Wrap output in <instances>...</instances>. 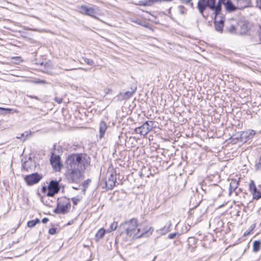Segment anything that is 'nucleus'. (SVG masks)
Here are the masks:
<instances>
[{"instance_id":"obj_18","label":"nucleus","mask_w":261,"mask_h":261,"mask_svg":"<svg viewBox=\"0 0 261 261\" xmlns=\"http://www.w3.org/2000/svg\"><path fill=\"white\" fill-rule=\"evenodd\" d=\"M107 231L103 228L100 229L98 232L96 233L95 235V239L97 241H98L99 240L102 239L104 236L105 232Z\"/></svg>"},{"instance_id":"obj_39","label":"nucleus","mask_w":261,"mask_h":261,"mask_svg":"<svg viewBox=\"0 0 261 261\" xmlns=\"http://www.w3.org/2000/svg\"><path fill=\"white\" fill-rule=\"evenodd\" d=\"M112 90L111 89H108V92H107V93H111L112 92Z\"/></svg>"},{"instance_id":"obj_32","label":"nucleus","mask_w":261,"mask_h":261,"mask_svg":"<svg viewBox=\"0 0 261 261\" xmlns=\"http://www.w3.org/2000/svg\"><path fill=\"white\" fill-rule=\"evenodd\" d=\"M28 96H29V97L31 98H34V99H36L38 100H39L40 99L38 97L36 96H31V95H28Z\"/></svg>"},{"instance_id":"obj_1","label":"nucleus","mask_w":261,"mask_h":261,"mask_svg":"<svg viewBox=\"0 0 261 261\" xmlns=\"http://www.w3.org/2000/svg\"><path fill=\"white\" fill-rule=\"evenodd\" d=\"M66 162L68 179L73 182H80L82 178V171L85 169L86 165L88 164L86 155L84 154H70L68 156Z\"/></svg>"},{"instance_id":"obj_26","label":"nucleus","mask_w":261,"mask_h":261,"mask_svg":"<svg viewBox=\"0 0 261 261\" xmlns=\"http://www.w3.org/2000/svg\"><path fill=\"white\" fill-rule=\"evenodd\" d=\"M255 169L256 171L261 170V156L259 158L258 162L255 165Z\"/></svg>"},{"instance_id":"obj_2","label":"nucleus","mask_w":261,"mask_h":261,"mask_svg":"<svg viewBox=\"0 0 261 261\" xmlns=\"http://www.w3.org/2000/svg\"><path fill=\"white\" fill-rule=\"evenodd\" d=\"M119 229L121 230V235L125 234L129 239L148 236L151 235L153 231V228L152 227H150L148 229H141L139 227L138 220L135 218L122 223Z\"/></svg>"},{"instance_id":"obj_25","label":"nucleus","mask_w":261,"mask_h":261,"mask_svg":"<svg viewBox=\"0 0 261 261\" xmlns=\"http://www.w3.org/2000/svg\"><path fill=\"white\" fill-rule=\"evenodd\" d=\"M5 111L7 112L12 111L13 113H16L18 112V111L16 109L13 110V109H9V108H0V111ZM0 114H1V112H0Z\"/></svg>"},{"instance_id":"obj_11","label":"nucleus","mask_w":261,"mask_h":261,"mask_svg":"<svg viewBox=\"0 0 261 261\" xmlns=\"http://www.w3.org/2000/svg\"><path fill=\"white\" fill-rule=\"evenodd\" d=\"M249 189L254 199H258L261 198V192L257 190L254 182L251 180L249 184Z\"/></svg>"},{"instance_id":"obj_24","label":"nucleus","mask_w":261,"mask_h":261,"mask_svg":"<svg viewBox=\"0 0 261 261\" xmlns=\"http://www.w3.org/2000/svg\"><path fill=\"white\" fill-rule=\"evenodd\" d=\"M260 242L258 241H255L253 242V250L257 252L260 249Z\"/></svg>"},{"instance_id":"obj_37","label":"nucleus","mask_w":261,"mask_h":261,"mask_svg":"<svg viewBox=\"0 0 261 261\" xmlns=\"http://www.w3.org/2000/svg\"><path fill=\"white\" fill-rule=\"evenodd\" d=\"M13 59H16V60H17L18 61H19V60H20V57H14V58H13Z\"/></svg>"},{"instance_id":"obj_3","label":"nucleus","mask_w":261,"mask_h":261,"mask_svg":"<svg viewBox=\"0 0 261 261\" xmlns=\"http://www.w3.org/2000/svg\"><path fill=\"white\" fill-rule=\"evenodd\" d=\"M216 0H199L197 4L198 9L201 14H203L206 7L210 8V9L214 11L215 16H218L221 10V5L223 0H219L217 4L216 5Z\"/></svg>"},{"instance_id":"obj_34","label":"nucleus","mask_w":261,"mask_h":261,"mask_svg":"<svg viewBox=\"0 0 261 261\" xmlns=\"http://www.w3.org/2000/svg\"><path fill=\"white\" fill-rule=\"evenodd\" d=\"M235 30H236V28H235L234 26L232 25V26L231 27V28L230 29V31L231 32H233V31H234Z\"/></svg>"},{"instance_id":"obj_38","label":"nucleus","mask_w":261,"mask_h":261,"mask_svg":"<svg viewBox=\"0 0 261 261\" xmlns=\"http://www.w3.org/2000/svg\"><path fill=\"white\" fill-rule=\"evenodd\" d=\"M72 201H73V202L74 204H76V201H75V198H72Z\"/></svg>"},{"instance_id":"obj_40","label":"nucleus","mask_w":261,"mask_h":261,"mask_svg":"<svg viewBox=\"0 0 261 261\" xmlns=\"http://www.w3.org/2000/svg\"><path fill=\"white\" fill-rule=\"evenodd\" d=\"M75 68H71V69H65V70L68 71V70H74Z\"/></svg>"},{"instance_id":"obj_20","label":"nucleus","mask_w":261,"mask_h":261,"mask_svg":"<svg viewBox=\"0 0 261 261\" xmlns=\"http://www.w3.org/2000/svg\"><path fill=\"white\" fill-rule=\"evenodd\" d=\"M137 89L136 87H135L134 89H133L132 91H126L125 93L123 94H120L123 98L125 99H129L133 94V93L136 91Z\"/></svg>"},{"instance_id":"obj_29","label":"nucleus","mask_w":261,"mask_h":261,"mask_svg":"<svg viewBox=\"0 0 261 261\" xmlns=\"http://www.w3.org/2000/svg\"><path fill=\"white\" fill-rule=\"evenodd\" d=\"M56 233V229L54 228H51L49 229V233L50 234H54Z\"/></svg>"},{"instance_id":"obj_16","label":"nucleus","mask_w":261,"mask_h":261,"mask_svg":"<svg viewBox=\"0 0 261 261\" xmlns=\"http://www.w3.org/2000/svg\"><path fill=\"white\" fill-rule=\"evenodd\" d=\"M171 223L169 222V224L167 226H165L162 228L158 229L156 230V232L158 234H160L161 235H164L168 232L170 231V228L171 226Z\"/></svg>"},{"instance_id":"obj_14","label":"nucleus","mask_w":261,"mask_h":261,"mask_svg":"<svg viewBox=\"0 0 261 261\" xmlns=\"http://www.w3.org/2000/svg\"><path fill=\"white\" fill-rule=\"evenodd\" d=\"M108 126L107 123L103 121H101L99 123V137L100 139H102L104 137L106 132Z\"/></svg>"},{"instance_id":"obj_42","label":"nucleus","mask_w":261,"mask_h":261,"mask_svg":"<svg viewBox=\"0 0 261 261\" xmlns=\"http://www.w3.org/2000/svg\"><path fill=\"white\" fill-rule=\"evenodd\" d=\"M133 22L137 23L138 24H140V22L138 21H133Z\"/></svg>"},{"instance_id":"obj_6","label":"nucleus","mask_w":261,"mask_h":261,"mask_svg":"<svg viewBox=\"0 0 261 261\" xmlns=\"http://www.w3.org/2000/svg\"><path fill=\"white\" fill-rule=\"evenodd\" d=\"M116 181V175L115 173L110 172L108 173L105 183L108 189L111 190L115 185Z\"/></svg>"},{"instance_id":"obj_10","label":"nucleus","mask_w":261,"mask_h":261,"mask_svg":"<svg viewBox=\"0 0 261 261\" xmlns=\"http://www.w3.org/2000/svg\"><path fill=\"white\" fill-rule=\"evenodd\" d=\"M243 0H238V4L237 6H234L230 1L227 0L225 2V0L222 1V3L224 4L225 9L227 11L232 12L236 10L237 9H241L242 6H239V3L243 2Z\"/></svg>"},{"instance_id":"obj_7","label":"nucleus","mask_w":261,"mask_h":261,"mask_svg":"<svg viewBox=\"0 0 261 261\" xmlns=\"http://www.w3.org/2000/svg\"><path fill=\"white\" fill-rule=\"evenodd\" d=\"M59 191V183L57 181L51 180L48 187V192L47 195L48 196H53Z\"/></svg>"},{"instance_id":"obj_33","label":"nucleus","mask_w":261,"mask_h":261,"mask_svg":"<svg viewBox=\"0 0 261 261\" xmlns=\"http://www.w3.org/2000/svg\"><path fill=\"white\" fill-rule=\"evenodd\" d=\"M48 221V218H43V219H42V222L43 223H46Z\"/></svg>"},{"instance_id":"obj_31","label":"nucleus","mask_w":261,"mask_h":261,"mask_svg":"<svg viewBox=\"0 0 261 261\" xmlns=\"http://www.w3.org/2000/svg\"><path fill=\"white\" fill-rule=\"evenodd\" d=\"M55 101L58 103H61L62 102V99L61 98L56 97L55 98Z\"/></svg>"},{"instance_id":"obj_36","label":"nucleus","mask_w":261,"mask_h":261,"mask_svg":"<svg viewBox=\"0 0 261 261\" xmlns=\"http://www.w3.org/2000/svg\"><path fill=\"white\" fill-rule=\"evenodd\" d=\"M183 3H188L190 2L191 0H181Z\"/></svg>"},{"instance_id":"obj_19","label":"nucleus","mask_w":261,"mask_h":261,"mask_svg":"<svg viewBox=\"0 0 261 261\" xmlns=\"http://www.w3.org/2000/svg\"><path fill=\"white\" fill-rule=\"evenodd\" d=\"M33 166L34 163L31 160L24 162L22 165L23 168L27 171H28L29 169H31Z\"/></svg>"},{"instance_id":"obj_27","label":"nucleus","mask_w":261,"mask_h":261,"mask_svg":"<svg viewBox=\"0 0 261 261\" xmlns=\"http://www.w3.org/2000/svg\"><path fill=\"white\" fill-rule=\"evenodd\" d=\"M83 59L84 60L85 62L88 65H93L94 64V61L92 60L88 59L85 57H83Z\"/></svg>"},{"instance_id":"obj_8","label":"nucleus","mask_w":261,"mask_h":261,"mask_svg":"<svg viewBox=\"0 0 261 261\" xmlns=\"http://www.w3.org/2000/svg\"><path fill=\"white\" fill-rule=\"evenodd\" d=\"M71 204L68 200L65 202H60L58 203L57 211L59 213L65 214L67 213L70 208Z\"/></svg>"},{"instance_id":"obj_35","label":"nucleus","mask_w":261,"mask_h":261,"mask_svg":"<svg viewBox=\"0 0 261 261\" xmlns=\"http://www.w3.org/2000/svg\"><path fill=\"white\" fill-rule=\"evenodd\" d=\"M251 231V230L250 231H249L245 232L244 233V236H247L249 235L250 234Z\"/></svg>"},{"instance_id":"obj_5","label":"nucleus","mask_w":261,"mask_h":261,"mask_svg":"<svg viewBox=\"0 0 261 261\" xmlns=\"http://www.w3.org/2000/svg\"><path fill=\"white\" fill-rule=\"evenodd\" d=\"M150 123H152V121H146L141 126L137 127L135 129V131L137 133L140 134V135L145 136L147 135L149 131H150L152 126H150Z\"/></svg>"},{"instance_id":"obj_13","label":"nucleus","mask_w":261,"mask_h":261,"mask_svg":"<svg viewBox=\"0 0 261 261\" xmlns=\"http://www.w3.org/2000/svg\"><path fill=\"white\" fill-rule=\"evenodd\" d=\"M255 134V131L252 129L243 132L241 135V139H245V141L251 139Z\"/></svg>"},{"instance_id":"obj_23","label":"nucleus","mask_w":261,"mask_h":261,"mask_svg":"<svg viewBox=\"0 0 261 261\" xmlns=\"http://www.w3.org/2000/svg\"><path fill=\"white\" fill-rule=\"evenodd\" d=\"M39 219L37 218L35 220L29 221L28 222L27 225L29 227H33L35 226L37 223H39Z\"/></svg>"},{"instance_id":"obj_12","label":"nucleus","mask_w":261,"mask_h":261,"mask_svg":"<svg viewBox=\"0 0 261 261\" xmlns=\"http://www.w3.org/2000/svg\"><path fill=\"white\" fill-rule=\"evenodd\" d=\"M60 156L58 155L51 156L50 158V163L53 167L56 170L60 169Z\"/></svg>"},{"instance_id":"obj_17","label":"nucleus","mask_w":261,"mask_h":261,"mask_svg":"<svg viewBox=\"0 0 261 261\" xmlns=\"http://www.w3.org/2000/svg\"><path fill=\"white\" fill-rule=\"evenodd\" d=\"M171 2L172 0H145L144 2H141L142 5L144 6H151L155 3L161 2Z\"/></svg>"},{"instance_id":"obj_4","label":"nucleus","mask_w":261,"mask_h":261,"mask_svg":"<svg viewBox=\"0 0 261 261\" xmlns=\"http://www.w3.org/2000/svg\"><path fill=\"white\" fill-rule=\"evenodd\" d=\"M79 12L83 14H86L93 18H97L96 14L98 11L97 7H88L86 5H81L77 7Z\"/></svg>"},{"instance_id":"obj_28","label":"nucleus","mask_w":261,"mask_h":261,"mask_svg":"<svg viewBox=\"0 0 261 261\" xmlns=\"http://www.w3.org/2000/svg\"><path fill=\"white\" fill-rule=\"evenodd\" d=\"M178 9L181 14H184L186 12L187 9L183 6H179Z\"/></svg>"},{"instance_id":"obj_22","label":"nucleus","mask_w":261,"mask_h":261,"mask_svg":"<svg viewBox=\"0 0 261 261\" xmlns=\"http://www.w3.org/2000/svg\"><path fill=\"white\" fill-rule=\"evenodd\" d=\"M118 226V223L116 221H114L111 223L110 227L107 230V232H111L112 231L115 230Z\"/></svg>"},{"instance_id":"obj_9","label":"nucleus","mask_w":261,"mask_h":261,"mask_svg":"<svg viewBox=\"0 0 261 261\" xmlns=\"http://www.w3.org/2000/svg\"><path fill=\"white\" fill-rule=\"evenodd\" d=\"M42 176L38 173H33L25 177V180L29 185H32L38 182Z\"/></svg>"},{"instance_id":"obj_30","label":"nucleus","mask_w":261,"mask_h":261,"mask_svg":"<svg viewBox=\"0 0 261 261\" xmlns=\"http://www.w3.org/2000/svg\"><path fill=\"white\" fill-rule=\"evenodd\" d=\"M176 233H170L168 236V238L170 239H173L176 236Z\"/></svg>"},{"instance_id":"obj_15","label":"nucleus","mask_w":261,"mask_h":261,"mask_svg":"<svg viewBox=\"0 0 261 261\" xmlns=\"http://www.w3.org/2000/svg\"><path fill=\"white\" fill-rule=\"evenodd\" d=\"M217 16H216L215 22L216 30L218 31L222 32L223 27L224 25H223L224 21L222 19H221L220 20L218 21L217 20Z\"/></svg>"},{"instance_id":"obj_21","label":"nucleus","mask_w":261,"mask_h":261,"mask_svg":"<svg viewBox=\"0 0 261 261\" xmlns=\"http://www.w3.org/2000/svg\"><path fill=\"white\" fill-rule=\"evenodd\" d=\"M239 181L236 179H232L229 184L230 192L234 191L238 187Z\"/></svg>"},{"instance_id":"obj_41","label":"nucleus","mask_w":261,"mask_h":261,"mask_svg":"<svg viewBox=\"0 0 261 261\" xmlns=\"http://www.w3.org/2000/svg\"><path fill=\"white\" fill-rule=\"evenodd\" d=\"M42 71H43V72H46V73H47V72H48V70H47V69L42 70Z\"/></svg>"}]
</instances>
